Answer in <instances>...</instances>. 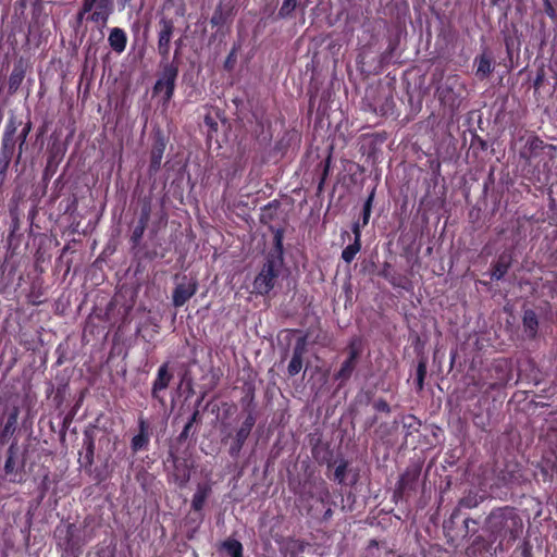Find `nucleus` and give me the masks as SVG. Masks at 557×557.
Masks as SVG:
<instances>
[{
    "label": "nucleus",
    "instance_id": "obj_22",
    "mask_svg": "<svg viewBox=\"0 0 557 557\" xmlns=\"http://www.w3.org/2000/svg\"><path fill=\"white\" fill-rule=\"evenodd\" d=\"M425 372H426L425 366L423 363H420L418 366V370H417V381H418V386L420 389L423 386V380H424Z\"/></svg>",
    "mask_w": 557,
    "mask_h": 557
},
{
    "label": "nucleus",
    "instance_id": "obj_26",
    "mask_svg": "<svg viewBox=\"0 0 557 557\" xmlns=\"http://www.w3.org/2000/svg\"><path fill=\"white\" fill-rule=\"evenodd\" d=\"M96 7V4H94L92 2H89L88 0H85L84 1V4H83V13H88L92 10V8Z\"/></svg>",
    "mask_w": 557,
    "mask_h": 557
},
{
    "label": "nucleus",
    "instance_id": "obj_13",
    "mask_svg": "<svg viewBox=\"0 0 557 557\" xmlns=\"http://www.w3.org/2000/svg\"><path fill=\"white\" fill-rule=\"evenodd\" d=\"M222 549L225 550L230 557H242L243 555V546L236 540H226L223 542Z\"/></svg>",
    "mask_w": 557,
    "mask_h": 557
},
{
    "label": "nucleus",
    "instance_id": "obj_9",
    "mask_svg": "<svg viewBox=\"0 0 557 557\" xmlns=\"http://www.w3.org/2000/svg\"><path fill=\"white\" fill-rule=\"evenodd\" d=\"M209 494H210V487H208L206 485H199L196 493L193 496V500H191L193 509H195L196 511L201 510Z\"/></svg>",
    "mask_w": 557,
    "mask_h": 557
},
{
    "label": "nucleus",
    "instance_id": "obj_12",
    "mask_svg": "<svg viewBox=\"0 0 557 557\" xmlns=\"http://www.w3.org/2000/svg\"><path fill=\"white\" fill-rule=\"evenodd\" d=\"M476 62V75L481 78L486 77L492 72V61L491 59L482 54L480 58L475 60Z\"/></svg>",
    "mask_w": 557,
    "mask_h": 557
},
{
    "label": "nucleus",
    "instance_id": "obj_35",
    "mask_svg": "<svg viewBox=\"0 0 557 557\" xmlns=\"http://www.w3.org/2000/svg\"><path fill=\"white\" fill-rule=\"evenodd\" d=\"M89 2H92L94 4H97L99 0H88Z\"/></svg>",
    "mask_w": 557,
    "mask_h": 557
},
{
    "label": "nucleus",
    "instance_id": "obj_21",
    "mask_svg": "<svg viewBox=\"0 0 557 557\" xmlns=\"http://www.w3.org/2000/svg\"><path fill=\"white\" fill-rule=\"evenodd\" d=\"M373 195H371L363 207V218L362 223L366 225L369 222L370 213H371V201H372Z\"/></svg>",
    "mask_w": 557,
    "mask_h": 557
},
{
    "label": "nucleus",
    "instance_id": "obj_32",
    "mask_svg": "<svg viewBox=\"0 0 557 557\" xmlns=\"http://www.w3.org/2000/svg\"><path fill=\"white\" fill-rule=\"evenodd\" d=\"M386 407H387L386 404H382V405L379 406V408H383V409H385Z\"/></svg>",
    "mask_w": 557,
    "mask_h": 557
},
{
    "label": "nucleus",
    "instance_id": "obj_28",
    "mask_svg": "<svg viewBox=\"0 0 557 557\" xmlns=\"http://www.w3.org/2000/svg\"><path fill=\"white\" fill-rule=\"evenodd\" d=\"M219 20H220V17L218 16V14H214V15L212 16V18H211V23H212V24H218V23H219Z\"/></svg>",
    "mask_w": 557,
    "mask_h": 557
},
{
    "label": "nucleus",
    "instance_id": "obj_11",
    "mask_svg": "<svg viewBox=\"0 0 557 557\" xmlns=\"http://www.w3.org/2000/svg\"><path fill=\"white\" fill-rule=\"evenodd\" d=\"M253 424H255V420H253L252 417L249 416L244 421V423L240 426V429L237 431V434H236L237 449H240L242 445L244 444V442L248 437V435H249Z\"/></svg>",
    "mask_w": 557,
    "mask_h": 557
},
{
    "label": "nucleus",
    "instance_id": "obj_34",
    "mask_svg": "<svg viewBox=\"0 0 557 557\" xmlns=\"http://www.w3.org/2000/svg\"><path fill=\"white\" fill-rule=\"evenodd\" d=\"M89 2H92L94 4H97L99 0H88Z\"/></svg>",
    "mask_w": 557,
    "mask_h": 557
},
{
    "label": "nucleus",
    "instance_id": "obj_15",
    "mask_svg": "<svg viewBox=\"0 0 557 557\" xmlns=\"http://www.w3.org/2000/svg\"><path fill=\"white\" fill-rule=\"evenodd\" d=\"M360 247L361 245L358 242H354V244L348 245L342 252V258L344 261L350 263L355 256L359 252Z\"/></svg>",
    "mask_w": 557,
    "mask_h": 557
},
{
    "label": "nucleus",
    "instance_id": "obj_2",
    "mask_svg": "<svg viewBox=\"0 0 557 557\" xmlns=\"http://www.w3.org/2000/svg\"><path fill=\"white\" fill-rule=\"evenodd\" d=\"M277 274L278 268L275 262L268 260L253 281V290L260 295L268 294L274 287Z\"/></svg>",
    "mask_w": 557,
    "mask_h": 557
},
{
    "label": "nucleus",
    "instance_id": "obj_25",
    "mask_svg": "<svg viewBox=\"0 0 557 557\" xmlns=\"http://www.w3.org/2000/svg\"><path fill=\"white\" fill-rule=\"evenodd\" d=\"M352 232L355 234V242L360 243V225H359V223L354 224Z\"/></svg>",
    "mask_w": 557,
    "mask_h": 557
},
{
    "label": "nucleus",
    "instance_id": "obj_30",
    "mask_svg": "<svg viewBox=\"0 0 557 557\" xmlns=\"http://www.w3.org/2000/svg\"><path fill=\"white\" fill-rule=\"evenodd\" d=\"M86 13H83V10L78 13V20H82L83 16L85 15Z\"/></svg>",
    "mask_w": 557,
    "mask_h": 557
},
{
    "label": "nucleus",
    "instance_id": "obj_5",
    "mask_svg": "<svg viewBox=\"0 0 557 557\" xmlns=\"http://www.w3.org/2000/svg\"><path fill=\"white\" fill-rule=\"evenodd\" d=\"M172 33H173V26L170 23L164 22L162 29L159 33V40H158L159 53L164 58H166L169 55Z\"/></svg>",
    "mask_w": 557,
    "mask_h": 557
},
{
    "label": "nucleus",
    "instance_id": "obj_1",
    "mask_svg": "<svg viewBox=\"0 0 557 557\" xmlns=\"http://www.w3.org/2000/svg\"><path fill=\"white\" fill-rule=\"evenodd\" d=\"M177 77V67L173 64H165L153 87V92L162 98L163 103H168L174 92L175 81Z\"/></svg>",
    "mask_w": 557,
    "mask_h": 557
},
{
    "label": "nucleus",
    "instance_id": "obj_3",
    "mask_svg": "<svg viewBox=\"0 0 557 557\" xmlns=\"http://www.w3.org/2000/svg\"><path fill=\"white\" fill-rule=\"evenodd\" d=\"M198 284L194 278H184L183 282L176 285L172 300L175 307L185 305L197 292Z\"/></svg>",
    "mask_w": 557,
    "mask_h": 557
},
{
    "label": "nucleus",
    "instance_id": "obj_17",
    "mask_svg": "<svg viewBox=\"0 0 557 557\" xmlns=\"http://www.w3.org/2000/svg\"><path fill=\"white\" fill-rule=\"evenodd\" d=\"M508 263L505 262L503 259L499 260V262L496 264L495 270L492 273V277L499 280L504 276V274L507 272Z\"/></svg>",
    "mask_w": 557,
    "mask_h": 557
},
{
    "label": "nucleus",
    "instance_id": "obj_6",
    "mask_svg": "<svg viewBox=\"0 0 557 557\" xmlns=\"http://www.w3.org/2000/svg\"><path fill=\"white\" fill-rule=\"evenodd\" d=\"M108 40H109L111 48L117 53L123 52L126 48V42H127L126 34L123 29H121L119 27L112 28Z\"/></svg>",
    "mask_w": 557,
    "mask_h": 557
},
{
    "label": "nucleus",
    "instance_id": "obj_20",
    "mask_svg": "<svg viewBox=\"0 0 557 557\" xmlns=\"http://www.w3.org/2000/svg\"><path fill=\"white\" fill-rule=\"evenodd\" d=\"M198 416H199V411L196 410L193 413V416L189 419V421L186 423V425H185V428H184V430H183V432L181 434L182 437H187L188 436L189 430H190L191 425L197 421Z\"/></svg>",
    "mask_w": 557,
    "mask_h": 557
},
{
    "label": "nucleus",
    "instance_id": "obj_31",
    "mask_svg": "<svg viewBox=\"0 0 557 557\" xmlns=\"http://www.w3.org/2000/svg\"><path fill=\"white\" fill-rule=\"evenodd\" d=\"M120 1L122 2L123 8L125 7L126 3L129 2V0H120Z\"/></svg>",
    "mask_w": 557,
    "mask_h": 557
},
{
    "label": "nucleus",
    "instance_id": "obj_8",
    "mask_svg": "<svg viewBox=\"0 0 557 557\" xmlns=\"http://www.w3.org/2000/svg\"><path fill=\"white\" fill-rule=\"evenodd\" d=\"M170 379H171V376L168 372L166 366L160 367L158 370V376H157V379L153 383V387H152V395L154 397L158 396L159 391L166 388V386L169 385Z\"/></svg>",
    "mask_w": 557,
    "mask_h": 557
},
{
    "label": "nucleus",
    "instance_id": "obj_19",
    "mask_svg": "<svg viewBox=\"0 0 557 557\" xmlns=\"http://www.w3.org/2000/svg\"><path fill=\"white\" fill-rule=\"evenodd\" d=\"M352 370V360L345 361L338 372V377H347Z\"/></svg>",
    "mask_w": 557,
    "mask_h": 557
},
{
    "label": "nucleus",
    "instance_id": "obj_10",
    "mask_svg": "<svg viewBox=\"0 0 557 557\" xmlns=\"http://www.w3.org/2000/svg\"><path fill=\"white\" fill-rule=\"evenodd\" d=\"M522 528V523L520 519H518L516 516L510 515L505 518V536L507 535V532L509 533V539L515 540L520 532Z\"/></svg>",
    "mask_w": 557,
    "mask_h": 557
},
{
    "label": "nucleus",
    "instance_id": "obj_18",
    "mask_svg": "<svg viewBox=\"0 0 557 557\" xmlns=\"http://www.w3.org/2000/svg\"><path fill=\"white\" fill-rule=\"evenodd\" d=\"M74 531H75V527L73 524H69L67 525V535L70 537H73L74 535ZM90 540V536H88L87 539H84L83 541H74L73 539H69V545L71 547H76V546H81V545H84L85 543H87L88 541Z\"/></svg>",
    "mask_w": 557,
    "mask_h": 557
},
{
    "label": "nucleus",
    "instance_id": "obj_29",
    "mask_svg": "<svg viewBox=\"0 0 557 557\" xmlns=\"http://www.w3.org/2000/svg\"><path fill=\"white\" fill-rule=\"evenodd\" d=\"M20 79H21V77L15 78V77L12 75V76H11V78H10L11 85H12V84H16L17 82H20Z\"/></svg>",
    "mask_w": 557,
    "mask_h": 557
},
{
    "label": "nucleus",
    "instance_id": "obj_23",
    "mask_svg": "<svg viewBox=\"0 0 557 557\" xmlns=\"http://www.w3.org/2000/svg\"><path fill=\"white\" fill-rule=\"evenodd\" d=\"M411 475L412 480H416L419 475V471L417 469L412 470V472H407L405 475L400 479V485L404 487L406 484L407 478Z\"/></svg>",
    "mask_w": 557,
    "mask_h": 557
},
{
    "label": "nucleus",
    "instance_id": "obj_4",
    "mask_svg": "<svg viewBox=\"0 0 557 557\" xmlns=\"http://www.w3.org/2000/svg\"><path fill=\"white\" fill-rule=\"evenodd\" d=\"M112 11L113 5L111 0H99L95 7V11L89 16V20L104 26Z\"/></svg>",
    "mask_w": 557,
    "mask_h": 557
},
{
    "label": "nucleus",
    "instance_id": "obj_24",
    "mask_svg": "<svg viewBox=\"0 0 557 557\" xmlns=\"http://www.w3.org/2000/svg\"><path fill=\"white\" fill-rule=\"evenodd\" d=\"M143 443H144L143 436H140V435L135 436L132 442L133 448L136 450L139 449L141 447Z\"/></svg>",
    "mask_w": 557,
    "mask_h": 557
},
{
    "label": "nucleus",
    "instance_id": "obj_36",
    "mask_svg": "<svg viewBox=\"0 0 557 557\" xmlns=\"http://www.w3.org/2000/svg\"><path fill=\"white\" fill-rule=\"evenodd\" d=\"M539 83H541V77L537 78L535 84L537 85Z\"/></svg>",
    "mask_w": 557,
    "mask_h": 557
},
{
    "label": "nucleus",
    "instance_id": "obj_14",
    "mask_svg": "<svg viewBox=\"0 0 557 557\" xmlns=\"http://www.w3.org/2000/svg\"><path fill=\"white\" fill-rule=\"evenodd\" d=\"M523 325L530 336H534L537 327V319L533 311L528 310L523 315Z\"/></svg>",
    "mask_w": 557,
    "mask_h": 557
},
{
    "label": "nucleus",
    "instance_id": "obj_16",
    "mask_svg": "<svg viewBox=\"0 0 557 557\" xmlns=\"http://www.w3.org/2000/svg\"><path fill=\"white\" fill-rule=\"evenodd\" d=\"M299 0H283L282 5L278 11V15L282 17H287L292 15V13L296 10Z\"/></svg>",
    "mask_w": 557,
    "mask_h": 557
},
{
    "label": "nucleus",
    "instance_id": "obj_27",
    "mask_svg": "<svg viewBox=\"0 0 557 557\" xmlns=\"http://www.w3.org/2000/svg\"><path fill=\"white\" fill-rule=\"evenodd\" d=\"M343 472H344L343 468L342 467H337V469L335 470V475L337 478H339V476L343 475Z\"/></svg>",
    "mask_w": 557,
    "mask_h": 557
},
{
    "label": "nucleus",
    "instance_id": "obj_33",
    "mask_svg": "<svg viewBox=\"0 0 557 557\" xmlns=\"http://www.w3.org/2000/svg\"><path fill=\"white\" fill-rule=\"evenodd\" d=\"M89 2H92L94 4H97L99 0H88Z\"/></svg>",
    "mask_w": 557,
    "mask_h": 557
},
{
    "label": "nucleus",
    "instance_id": "obj_7",
    "mask_svg": "<svg viewBox=\"0 0 557 557\" xmlns=\"http://www.w3.org/2000/svg\"><path fill=\"white\" fill-rule=\"evenodd\" d=\"M304 342H299L295 349H294V354H293V357H292V360L288 364V373L289 375L294 376L296 374H298L300 372V370L302 369V356H304V351H305V347H304Z\"/></svg>",
    "mask_w": 557,
    "mask_h": 557
}]
</instances>
